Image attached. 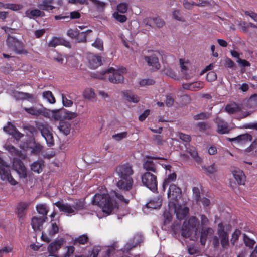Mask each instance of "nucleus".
Returning <instances> with one entry per match:
<instances>
[{
	"instance_id": "nucleus-63",
	"label": "nucleus",
	"mask_w": 257,
	"mask_h": 257,
	"mask_svg": "<svg viewBox=\"0 0 257 257\" xmlns=\"http://www.w3.org/2000/svg\"><path fill=\"white\" fill-rule=\"evenodd\" d=\"M62 103L65 107H71L73 104V101L71 100L68 99L64 94H62Z\"/></svg>"
},
{
	"instance_id": "nucleus-54",
	"label": "nucleus",
	"mask_w": 257,
	"mask_h": 257,
	"mask_svg": "<svg viewBox=\"0 0 257 257\" xmlns=\"http://www.w3.org/2000/svg\"><path fill=\"white\" fill-rule=\"evenodd\" d=\"M60 37H54L49 42L48 46L50 47H56L60 45Z\"/></svg>"
},
{
	"instance_id": "nucleus-61",
	"label": "nucleus",
	"mask_w": 257,
	"mask_h": 257,
	"mask_svg": "<svg viewBox=\"0 0 257 257\" xmlns=\"http://www.w3.org/2000/svg\"><path fill=\"white\" fill-rule=\"evenodd\" d=\"M16 128V127L14 125L9 122L8 125L4 126L3 130L5 132L12 135Z\"/></svg>"
},
{
	"instance_id": "nucleus-53",
	"label": "nucleus",
	"mask_w": 257,
	"mask_h": 257,
	"mask_svg": "<svg viewBox=\"0 0 257 257\" xmlns=\"http://www.w3.org/2000/svg\"><path fill=\"white\" fill-rule=\"evenodd\" d=\"M128 133L127 132H123L117 133L112 136V138L117 141H120L122 139L127 137Z\"/></svg>"
},
{
	"instance_id": "nucleus-7",
	"label": "nucleus",
	"mask_w": 257,
	"mask_h": 257,
	"mask_svg": "<svg viewBox=\"0 0 257 257\" xmlns=\"http://www.w3.org/2000/svg\"><path fill=\"white\" fill-rule=\"evenodd\" d=\"M0 176L4 181H8L11 185H16L17 182L13 178L10 173V167L0 156Z\"/></svg>"
},
{
	"instance_id": "nucleus-60",
	"label": "nucleus",
	"mask_w": 257,
	"mask_h": 257,
	"mask_svg": "<svg viewBox=\"0 0 257 257\" xmlns=\"http://www.w3.org/2000/svg\"><path fill=\"white\" fill-rule=\"evenodd\" d=\"M209 117V114L205 112H201L199 114L195 115L193 117L194 119L198 120L200 119L204 120L207 119Z\"/></svg>"
},
{
	"instance_id": "nucleus-59",
	"label": "nucleus",
	"mask_w": 257,
	"mask_h": 257,
	"mask_svg": "<svg viewBox=\"0 0 257 257\" xmlns=\"http://www.w3.org/2000/svg\"><path fill=\"white\" fill-rule=\"evenodd\" d=\"M191 230H192L188 227H187L186 225L183 224L181 232L182 235L185 237H189L191 234Z\"/></svg>"
},
{
	"instance_id": "nucleus-36",
	"label": "nucleus",
	"mask_w": 257,
	"mask_h": 257,
	"mask_svg": "<svg viewBox=\"0 0 257 257\" xmlns=\"http://www.w3.org/2000/svg\"><path fill=\"white\" fill-rule=\"evenodd\" d=\"M151 21H152L155 24L156 26L159 28L162 27L163 26V25H164V21L162 19H161L159 17L149 18L147 22L146 25H148L151 26V22H150Z\"/></svg>"
},
{
	"instance_id": "nucleus-23",
	"label": "nucleus",
	"mask_w": 257,
	"mask_h": 257,
	"mask_svg": "<svg viewBox=\"0 0 257 257\" xmlns=\"http://www.w3.org/2000/svg\"><path fill=\"white\" fill-rule=\"evenodd\" d=\"M213 230L211 228L202 229L200 233V241L201 244L204 245L206 243L208 236L213 234Z\"/></svg>"
},
{
	"instance_id": "nucleus-24",
	"label": "nucleus",
	"mask_w": 257,
	"mask_h": 257,
	"mask_svg": "<svg viewBox=\"0 0 257 257\" xmlns=\"http://www.w3.org/2000/svg\"><path fill=\"white\" fill-rule=\"evenodd\" d=\"M44 162L42 160H38L34 162L31 165V170L36 173H41L44 167Z\"/></svg>"
},
{
	"instance_id": "nucleus-26",
	"label": "nucleus",
	"mask_w": 257,
	"mask_h": 257,
	"mask_svg": "<svg viewBox=\"0 0 257 257\" xmlns=\"http://www.w3.org/2000/svg\"><path fill=\"white\" fill-rule=\"evenodd\" d=\"M54 0H43L41 3L38 5V7L40 10L44 11L53 10L55 7L51 4Z\"/></svg>"
},
{
	"instance_id": "nucleus-43",
	"label": "nucleus",
	"mask_w": 257,
	"mask_h": 257,
	"mask_svg": "<svg viewBox=\"0 0 257 257\" xmlns=\"http://www.w3.org/2000/svg\"><path fill=\"white\" fill-rule=\"evenodd\" d=\"M179 61L180 63L181 73L183 74L184 78L187 80L190 79L191 77H193V75H190L186 73V71L187 70V68L186 66H185L183 60L182 59H180L179 60Z\"/></svg>"
},
{
	"instance_id": "nucleus-56",
	"label": "nucleus",
	"mask_w": 257,
	"mask_h": 257,
	"mask_svg": "<svg viewBox=\"0 0 257 257\" xmlns=\"http://www.w3.org/2000/svg\"><path fill=\"white\" fill-rule=\"evenodd\" d=\"M36 143L34 139H30L24 144V148L26 151L31 150Z\"/></svg>"
},
{
	"instance_id": "nucleus-13",
	"label": "nucleus",
	"mask_w": 257,
	"mask_h": 257,
	"mask_svg": "<svg viewBox=\"0 0 257 257\" xmlns=\"http://www.w3.org/2000/svg\"><path fill=\"white\" fill-rule=\"evenodd\" d=\"M63 243L64 240L62 238L52 242L48 247L49 255L57 257L56 253L61 248Z\"/></svg>"
},
{
	"instance_id": "nucleus-5",
	"label": "nucleus",
	"mask_w": 257,
	"mask_h": 257,
	"mask_svg": "<svg viewBox=\"0 0 257 257\" xmlns=\"http://www.w3.org/2000/svg\"><path fill=\"white\" fill-rule=\"evenodd\" d=\"M8 47L18 54H25L27 51L24 48L23 43L16 37L8 35L6 39Z\"/></svg>"
},
{
	"instance_id": "nucleus-52",
	"label": "nucleus",
	"mask_w": 257,
	"mask_h": 257,
	"mask_svg": "<svg viewBox=\"0 0 257 257\" xmlns=\"http://www.w3.org/2000/svg\"><path fill=\"white\" fill-rule=\"evenodd\" d=\"M203 87V83L201 82H195L191 83V91H197Z\"/></svg>"
},
{
	"instance_id": "nucleus-10",
	"label": "nucleus",
	"mask_w": 257,
	"mask_h": 257,
	"mask_svg": "<svg viewBox=\"0 0 257 257\" xmlns=\"http://www.w3.org/2000/svg\"><path fill=\"white\" fill-rule=\"evenodd\" d=\"M182 191L180 187L175 184L169 185L167 193L168 197L170 200L177 201L181 196Z\"/></svg>"
},
{
	"instance_id": "nucleus-8",
	"label": "nucleus",
	"mask_w": 257,
	"mask_h": 257,
	"mask_svg": "<svg viewBox=\"0 0 257 257\" xmlns=\"http://www.w3.org/2000/svg\"><path fill=\"white\" fill-rule=\"evenodd\" d=\"M146 158L148 159L145 160L143 164V168L146 172H151L153 174H158V165L157 163L151 160V159H161L166 160L163 157H155L147 155Z\"/></svg>"
},
{
	"instance_id": "nucleus-11",
	"label": "nucleus",
	"mask_w": 257,
	"mask_h": 257,
	"mask_svg": "<svg viewBox=\"0 0 257 257\" xmlns=\"http://www.w3.org/2000/svg\"><path fill=\"white\" fill-rule=\"evenodd\" d=\"M230 171L239 185H244L245 182V176L244 172L237 167H231Z\"/></svg>"
},
{
	"instance_id": "nucleus-2",
	"label": "nucleus",
	"mask_w": 257,
	"mask_h": 257,
	"mask_svg": "<svg viewBox=\"0 0 257 257\" xmlns=\"http://www.w3.org/2000/svg\"><path fill=\"white\" fill-rule=\"evenodd\" d=\"M116 172L120 178L117 182V187L124 191L131 190L134 182L132 177L134 174L132 165L128 163L121 164L116 168Z\"/></svg>"
},
{
	"instance_id": "nucleus-22",
	"label": "nucleus",
	"mask_w": 257,
	"mask_h": 257,
	"mask_svg": "<svg viewBox=\"0 0 257 257\" xmlns=\"http://www.w3.org/2000/svg\"><path fill=\"white\" fill-rule=\"evenodd\" d=\"M25 16L29 19H34L35 17H43L45 14L40 10H28L25 13Z\"/></svg>"
},
{
	"instance_id": "nucleus-45",
	"label": "nucleus",
	"mask_w": 257,
	"mask_h": 257,
	"mask_svg": "<svg viewBox=\"0 0 257 257\" xmlns=\"http://www.w3.org/2000/svg\"><path fill=\"white\" fill-rule=\"evenodd\" d=\"M218 227L219 229L218 230V234L221 237V244L223 248L225 247V231L223 228H222V224H219Z\"/></svg>"
},
{
	"instance_id": "nucleus-28",
	"label": "nucleus",
	"mask_w": 257,
	"mask_h": 257,
	"mask_svg": "<svg viewBox=\"0 0 257 257\" xmlns=\"http://www.w3.org/2000/svg\"><path fill=\"white\" fill-rule=\"evenodd\" d=\"M14 96L18 100H32L34 98L32 94L20 91L15 92Z\"/></svg>"
},
{
	"instance_id": "nucleus-47",
	"label": "nucleus",
	"mask_w": 257,
	"mask_h": 257,
	"mask_svg": "<svg viewBox=\"0 0 257 257\" xmlns=\"http://www.w3.org/2000/svg\"><path fill=\"white\" fill-rule=\"evenodd\" d=\"M155 83V81L150 78H147V79H142L140 80L139 84L140 86L141 87H145L149 85H152L154 84Z\"/></svg>"
},
{
	"instance_id": "nucleus-32",
	"label": "nucleus",
	"mask_w": 257,
	"mask_h": 257,
	"mask_svg": "<svg viewBox=\"0 0 257 257\" xmlns=\"http://www.w3.org/2000/svg\"><path fill=\"white\" fill-rule=\"evenodd\" d=\"M162 205L161 200L159 198H154L151 200L147 204L148 208L152 209L159 208Z\"/></svg>"
},
{
	"instance_id": "nucleus-39",
	"label": "nucleus",
	"mask_w": 257,
	"mask_h": 257,
	"mask_svg": "<svg viewBox=\"0 0 257 257\" xmlns=\"http://www.w3.org/2000/svg\"><path fill=\"white\" fill-rule=\"evenodd\" d=\"M90 32H92V30H87L86 31L81 32H80L79 31V34L78 35V36H77L76 40L79 43L86 42L87 41V34Z\"/></svg>"
},
{
	"instance_id": "nucleus-14",
	"label": "nucleus",
	"mask_w": 257,
	"mask_h": 257,
	"mask_svg": "<svg viewBox=\"0 0 257 257\" xmlns=\"http://www.w3.org/2000/svg\"><path fill=\"white\" fill-rule=\"evenodd\" d=\"M108 76L109 81L113 83H121L123 82L124 77L119 71H115L113 68L109 69L108 70Z\"/></svg>"
},
{
	"instance_id": "nucleus-51",
	"label": "nucleus",
	"mask_w": 257,
	"mask_h": 257,
	"mask_svg": "<svg viewBox=\"0 0 257 257\" xmlns=\"http://www.w3.org/2000/svg\"><path fill=\"white\" fill-rule=\"evenodd\" d=\"M202 168L208 175L212 174L217 170L215 164H213L212 165L207 167L205 166H202Z\"/></svg>"
},
{
	"instance_id": "nucleus-9",
	"label": "nucleus",
	"mask_w": 257,
	"mask_h": 257,
	"mask_svg": "<svg viewBox=\"0 0 257 257\" xmlns=\"http://www.w3.org/2000/svg\"><path fill=\"white\" fill-rule=\"evenodd\" d=\"M13 169L18 173L20 178H26L27 176L26 168L22 160L18 158H14L13 160Z\"/></svg>"
},
{
	"instance_id": "nucleus-1",
	"label": "nucleus",
	"mask_w": 257,
	"mask_h": 257,
	"mask_svg": "<svg viewBox=\"0 0 257 257\" xmlns=\"http://www.w3.org/2000/svg\"><path fill=\"white\" fill-rule=\"evenodd\" d=\"M113 194L114 195H110L104 189L102 192L95 194L92 199V204L100 207L103 213L109 215L114 209L118 208L115 197L125 204L129 203L130 199L124 198L123 195L116 191H114Z\"/></svg>"
},
{
	"instance_id": "nucleus-29",
	"label": "nucleus",
	"mask_w": 257,
	"mask_h": 257,
	"mask_svg": "<svg viewBox=\"0 0 257 257\" xmlns=\"http://www.w3.org/2000/svg\"><path fill=\"white\" fill-rule=\"evenodd\" d=\"M123 94L125 99L129 102L137 103L140 100L139 97L130 91L123 92Z\"/></svg>"
},
{
	"instance_id": "nucleus-64",
	"label": "nucleus",
	"mask_w": 257,
	"mask_h": 257,
	"mask_svg": "<svg viewBox=\"0 0 257 257\" xmlns=\"http://www.w3.org/2000/svg\"><path fill=\"white\" fill-rule=\"evenodd\" d=\"M248 103L251 107H255L257 105V94L252 95L250 97Z\"/></svg>"
},
{
	"instance_id": "nucleus-49",
	"label": "nucleus",
	"mask_w": 257,
	"mask_h": 257,
	"mask_svg": "<svg viewBox=\"0 0 257 257\" xmlns=\"http://www.w3.org/2000/svg\"><path fill=\"white\" fill-rule=\"evenodd\" d=\"M30 150V153L33 155H38L42 149V146L38 143H36Z\"/></svg>"
},
{
	"instance_id": "nucleus-16",
	"label": "nucleus",
	"mask_w": 257,
	"mask_h": 257,
	"mask_svg": "<svg viewBox=\"0 0 257 257\" xmlns=\"http://www.w3.org/2000/svg\"><path fill=\"white\" fill-rule=\"evenodd\" d=\"M144 60L149 66L152 67V69L158 70L160 68V65L158 57L155 55L150 56H144Z\"/></svg>"
},
{
	"instance_id": "nucleus-15",
	"label": "nucleus",
	"mask_w": 257,
	"mask_h": 257,
	"mask_svg": "<svg viewBox=\"0 0 257 257\" xmlns=\"http://www.w3.org/2000/svg\"><path fill=\"white\" fill-rule=\"evenodd\" d=\"M88 64L91 69H96L102 64L101 57L90 54L88 56Z\"/></svg>"
},
{
	"instance_id": "nucleus-31",
	"label": "nucleus",
	"mask_w": 257,
	"mask_h": 257,
	"mask_svg": "<svg viewBox=\"0 0 257 257\" xmlns=\"http://www.w3.org/2000/svg\"><path fill=\"white\" fill-rule=\"evenodd\" d=\"M24 110L27 113L36 116H38L44 113L42 109L37 108L34 107H31L30 108L25 107L24 108Z\"/></svg>"
},
{
	"instance_id": "nucleus-17",
	"label": "nucleus",
	"mask_w": 257,
	"mask_h": 257,
	"mask_svg": "<svg viewBox=\"0 0 257 257\" xmlns=\"http://www.w3.org/2000/svg\"><path fill=\"white\" fill-rule=\"evenodd\" d=\"M226 139L231 142L233 141L238 143L244 144L250 142L252 140V136L251 135L246 133L233 138H227Z\"/></svg>"
},
{
	"instance_id": "nucleus-57",
	"label": "nucleus",
	"mask_w": 257,
	"mask_h": 257,
	"mask_svg": "<svg viewBox=\"0 0 257 257\" xmlns=\"http://www.w3.org/2000/svg\"><path fill=\"white\" fill-rule=\"evenodd\" d=\"M113 17L117 21L121 23H124L127 20V17L125 15L119 14L117 12L113 13Z\"/></svg>"
},
{
	"instance_id": "nucleus-37",
	"label": "nucleus",
	"mask_w": 257,
	"mask_h": 257,
	"mask_svg": "<svg viewBox=\"0 0 257 257\" xmlns=\"http://www.w3.org/2000/svg\"><path fill=\"white\" fill-rule=\"evenodd\" d=\"M215 122L217 124V132L220 134H225V122L221 120L219 116H217L215 119Z\"/></svg>"
},
{
	"instance_id": "nucleus-35",
	"label": "nucleus",
	"mask_w": 257,
	"mask_h": 257,
	"mask_svg": "<svg viewBox=\"0 0 257 257\" xmlns=\"http://www.w3.org/2000/svg\"><path fill=\"white\" fill-rule=\"evenodd\" d=\"M52 117L57 120H61L63 118L64 109H54L51 111Z\"/></svg>"
},
{
	"instance_id": "nucleus-42",
	"label": "nucleus",
	"mask_w": 257,
	"mask_h": 257,
	"mask_svg": "<svg viewBox=\"0 0 257 257\" xmlns=\"http://www.w3.org/2000/svg\"><path fill=\"white\" fill-rule=\"evenodd\" d=\"M36 209L38 212L41 214L42 216L41 217H44L45 219L47 218V215L48 212V210L47 209V207L44 204H40L36 206Z\"/></svg>"
},
{
	"instance_id": "nucleus-40",
	"label": "nucleus",
	"mask_w": 257,
	"mask_h": 257,
	"mask_svg": "<svg viewBox=\"0 0 257 257\" xmlns=\"http://www.w3.org/2000/svg\"><path fill=\"white\" fill-rule=\"evenodd\" d=\"M75 211L83 210L85 208V202L80 199H76L72 206Z\"/></svg>"
},
{
	"instance_id": "nucleus-41",
	"label": "nucleus",
	"mask_w": 257,
	"mask_h": 257,
	"mask_svg": "<svg viewBox=\"0 0 257 257\" xmlns=\"http://www.w3.org/2000/svg\"><path fill=\"white\" fill-rule=\"evenodd\" d=\"M44 98L46 99L50 103L53 104L55 103V98L50 91H45L42 94Z\"/></svg>"
},
{
	"instance_id": "nucleus-34",
	"label": "nucleus",
	"mask_w": 257,
	"mask_h": 257,
	"mask_svg": "<svg viewBox=\"0 0 257 257\" xmlns=\"http://www.w3.org/2000/svg\"><path fill=\"white\" fill-rule=\"evenodd\" d=\"M176 217L179 220L184 219L189 213V209L187 207L178 209L176 211Z\"/></svg>"
},
{
	"instance_id": "nucleus-6",
	"label": "nucleus",
	"mask_w": 257,
	"mask_h": 257,
	"mask_svg": "<svg viewBox=\"0 0 257 257\" xmlns=\"http://www.w3.org/2000/svg\"><path fill=\"white\" fill-rule=\"evenodd\" d=\"M36 127L41 132L42 136L45 138L47 145L51 147L54 144V139L51 132V127L47 123L44 122H37Z\"/></svg>"
},
{
	"instance_id": "nucleus-58",
	"label": "nucleus",
	"mask_w": 257,
	"mask_h": 257,
	"mask_svg": "<svg viewBox=\"0 0 257 257\" xmlns=\"http://www.w3.org/2000/svg\"><path fill=\"white\" fill-rule=\"evenodd\" d=\"M79 34V31L77 29H69L67 31V35L72 39H75Z\"/></svg>"
},
{
	"instance_id": "nucleus-55",
	"label": "nucleus",
	"mask_w": 257,
	"mask_h": 257,
	"mask_svg": "<svg viewBox=\"0 0 257 257\" xmlns=\"http://www.w3.org/2000/svg\"><path fill=\"white\" fill-rule=\"evenodd\" d=\"M92 45L100 50H103V41L98 38L95 39V41L92 44Z\"/></svg>"
},
{
	"instance_id": "nucleus-44",
	"label": "nucleus",
	"mask_w": 257,
	"mask_h": 257,
	"mask_svg": "<svg viewBox=\"0 0 257 257\" xmlns=\"http://www.w3.org/2000/svg\"><path fill=\"white\" fill-rule=\"evenodd\" d=\"M83 97L87 99H92L95 98V94L92 88H87L83 92Z\"/></svg>"
},
{
	"instance_id": "nucleus-19",
	"label": "nucleus",
	"mask_w": 257,
	"mask_h": 257,
	"mask_svg": "<svg viewBox=\"0 0 257 257\" xmlns=\"http://www.w3.org/2000/svg\"><path fill=\"white\" fill-rule=\"evenodd\" d=\"M167 174V172L166 173ZM177 178L176 173L174 172L169 173L166 174L165 178L164 179L162 184V190L165 191L167 186L173 184V182H175Z\"/></svg>"
},
{
	"instance_id": "nucleus-33",
	"label": "nucleus",
	"mask_w": 257,
	"mask_h": 257,
	"mask_svg": "<svg viewBox=\"0 0 257 257\" xmlns=\"http://www.w3.org/2000/svg\"><path fill=\"white\" fill-rule=\"evenodd\" d=\"M188 227L192 230L196 231L199 226V221L195 217H191L188 221Z\"/></svg>"
},
{
	"instance_id": "nucleus-62",
	"label": "nucleus",
	"mask_w": 257,
	"mask_h": 257,
	"mask_svg": "<svg viewBox=\"0 0 257 257\" xmlns=\"http://www.w3.org/2000/svg\"><path fill=\"white\" fill-rule=\"evenodd\" d=\"M240 234V231L237 229L235 230V231L232 234V238L231 239V242L233 245H234L235 242L238 240Z\"/></svg>"
},
{
	"instance_id": "nucleus-3",
	"label": "nucleus",
	"mask_w": 257,
	"mask_h": 257,
	"mask_svg": "<svg viewBox=\"0 0 257 257\" xmlns=\"http://www.w3.org/2000/svg\"><path fill=\"white\" fill-rule=\"evenodd\" d=\"M60 221L58 219H52L49 225V227L46 231L42 233L41 238L46 242H49L51 240V237L57 234L59 231Z\"/></svg>"
},
{
	"instance_id": "nucleus-48",
	"label": "nucleus",
	"mask_w": 257,
	"mask_h": 257,
	"mask_svg": "<svg viewBox=\"0 0 257 257\" xmlns=\"http://www.w3.org/2000/svg\"><path fill=\"white\" fill-rule=\"evenodd\" d=\"M78 114L76 112H72L64 109L63 118L68 120H72L76 118Z\"/></svg>"
},
{
	"instance_id": "nucleus-27",
	"label": "nucleus",
	"mask_w": 257,
	"mask_h": 257,
	"mask_svg": "<svg viewBox=\"0 0 257 257\" xmlns=\"http://www.w3.org/2000/svg\"><path fill=\"white\" fill-rule=\"evenodd\" d=\"M89 237L86 234H83L75 238L73 241L74 245H85L89 241Z\"/></svg>"
},
{
	"instance_id": "nucleus-50",
	"label": "nucleus",
	"mask_w": 257,
	"mask_h": 257,
	"mask_svg": "<svg viewBox=\"0 0 257 257\" xmlns=\"http://www.w3.org/2000/svg\"><path fill=\"white\" fill-rule=\"evenodd\" d=\"M128 8V4L126 3H120L117 6V12L125 13L127 12Z\"/></svg>"
},
{
	"instance_id": "nucleus-12",
	"label": "nucleus",
	"mask_w": 257,
	"mask_h": 257,
	"mask_svg": "<svg viewBox=\"0 0 257 257\" xmlns=\"http://www.w3.org/2000/svg\"><path fill=\"white\" fill-rule=\"evenodd\" d=\"M143 241L140 235L137 234L125 245L122 249L123 252L127 253Z\"/></svg>"
},
{
	"instance_id": "nucleus-21",
	"label": "nucleus",
	"mask_w": 257,
	"mask_h": 257,
	"mask_svg": "<svg viewBox=\"0 0 257 257\" xmlns=\"http://www.w3.org/2000/svg\"><path fill=\"white\" fill-rule=\"evenodd\" d=\"M29 206V203L25 202H20L16 208V213L18 217L21 219L25 215L26 210Z\"/></svg>"
},
{
	"instance_id": "nucleus-4",
	"label": "nucleus",
	"mask_w": 257,
	"mask_h": 257,
	"mask_svg": "<svg viewBox=\"0 0 257 257\" xmlns=\"http://www.w3.org/2000/svg\"><path fill=\"white\" fill-rule=\"evenodd\" d=\"M157 175L151 172H146L141 176L143 184L153 192H155L158 189Z\"/></svg>"
},
{
	"instance_id": "nucleus-46",
	"label": "nucleus",
	"mask_w": 257,
	"mask_h": 257,
	"mask_svg": "<svg viewBox=\"0 0 257 257\" xmlns=\"http://www.w3.org/2000/svg\"><path fill=\"white\" fill-rule=\"evenodd\" d=\"M205 3H206V2H205L204 3L196 4L195 3H191L189 1H188L187 0H184L183 5L185 9L189 10V9H192V7L194 5H196L197 6H203L205 5L204 4H205Z\"/></svg>"
},
{
	"instance_id": "nucleus-25",
	"label": "nucleus",
	"mask_w": 257,
	"mask_h": 257,
	"mask_svg": "<svg viewBox=\"0 0 257 257\" xmlns=\"http://www.w3.org/2000/svg\"><path fill=\"white\" fill-rule=\"evenodd\" d=\"M58 128L60 132L67 136L70 133L71 124L68 122L61 121L59 122Z\"/></svg>"
},
{
	"instance_id": "nucleus-38",
	"label": "nucleus",
	"mask_w": 257,
	"mask_h": 257,
	"mask_svg": "<svg viewBox=\"0 0 257 257\" xmlns=\"http://www.w3.org/2000/svg\"><path fill=\"white\" fill-rule=\"evenodd\" d=\"M239 110L238 105L235 103H231L226 106V112L229 114H234Z\"/></svg>"
},
{
	"instance_id": "nucleus-18",
	"label": "nucleus",
	"mask_w": 257,
	"mask_h": 257,
	"mask_svg": "<svg viewBox=\"0 0 257 257\" xmlns=\"http://www.w3.org/2000/svg\"><path fill=\"white\" fill-rule=\"evenodd\" d=\"M55 205L59 208L61 212L69 214H75L74 209L72 206L68 204H64L62 202L59 201L55 203Z\"/></svg>"
},
{
	"instance_id": "nucleus-30",
	"label": "nucleus",
	"mask_w": 257,
	"mask_h": 257,
	"mask_svg": "<svg viewBox=\"0 0 257 257\" xmlns=\"http://www.w3.org/2000/svg\"><path fill=\"white\" fill-rule=\"evenodd\" d=\"M187 152L190 154L194 160L198 164L202 162L201 158L198 156L197 150L195 147H191L187 148Z\"/></svg>"
},
{
	"instance_id": "nucleus-20",
	"label": "nucleus",
	"mask_w": 257,
	"mask_h": 257,
	"mask_svg": "<svg viewBox=\"0 0 257 257\" xmlns=\"http://www.w3.org/2000/svg\"><path fill=\"white\" fill-rule=\"evenodd\" d=\"M44 217H33L31 220V225L35 231L39 230L42 227L43 223L45 222Z\"/></svg>"
}]
</instances>
